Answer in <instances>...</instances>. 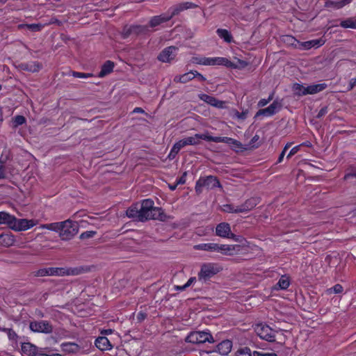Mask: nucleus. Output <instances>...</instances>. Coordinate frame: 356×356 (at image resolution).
I'll return each mask as SVG.
<instances>
[{
	"mask_svg": "<svg viewBox=\"0 0 356 356\" xmlns=\"http://www.w3.org/2000/svg\"><path fill=\"white\" fill-rule=\"evenodd\" d=\"M195 77H197L199 80L200 81H205L206 79L204 76H202L201 74L197 72V71H195Z\"/></svg>",
	"mask_w": 356,
	"mask_h": 356,
	"instance_id": "obj_54",
	"label": "nucleus"
},
{
	"mask_svg": "<svg viewBox=\"0 0 356 356\" xmlns=\"http://www.w3.org/2000/svg\"><path fill=\"white\" fill-rule=\"evenodd\" d=\"M293 93L298 96L307 95V86L300 83H294L292 86Z\"/></svg>",
	"mask_w": 356,
	"mask_h": 356,
	"instance_id": "obj_32",
	"label": "nucleus"
},
{
	"mask_svg": "<svg viewBox=\"0 0 356 356\" xmlns=\"http://www.w3.org/2000/svg\"><path fill=\"white\" fill-rule=\"evenodd\" d=\"M72 75L74 77L80 79H87L92 76V74L90 73H83L78 72H72Z\"/></svg>",
	"mask_w": 356,
	"mask_h": 356,
	"instance_id": "obj_42",
	"label": "nucleus"
},
{
	"mask_svg": "<svg viewBox=\"0 0 356 356\" xmlns=\"http://www.w3.org/2000/svg\"><path fill=\"white\" fill-rule=\"evenodd\" d=\"M114 67L113 62L108 60L102 67V70L99 74V77H104L106 75L110 74Z\"/></svg>",
	"mask_w": 356,
	"mask_h": 356,
	"instance_id": "obj_29",
	"label": "nucleus"
},
{
	"mask_svg": "<svg viewBox=\"0 0 356 356\" xmlns=\"http://www.w3.org/2000/svg\"><path fill=\"white\" fill-rule=\"evenodd\" d=\"M197 137V143L200 144V140H204L207 141H211L214 143H218V136H211L208 133L199 134H195Z\"/></svg>",
	"mask_w": 356,
	"mask_h": 356,
	"instance_id": "obj_33",
	"label": "nucleus"
},
{
	"mask_svg": "<svg viewBox=\"0 0 356 356\" xmlns=\"http://www.w3.org/2000/svg\"><path fill=\"white\" fill-rule=\"evenodd\" d=\"M26 122V118L22 115H16L13 118V124L14 127H17Z\"/></svg>",
	"mask_w": 356,
	"mask_h": 356,
	"instance_id": "obj_40",
	"label": "nucleus"
},
{
	"mask_svg": "<svg viewBox=\"0 0 356 356\" xmlns=\"http://www.w3.org/2000/svg\"><path fill=\"white\" fill-rule=\"evenodd\" d=\"M350 85V88L352 89L356 85V79H351Z\"/></svg>",
	"mask_w": 356,
	"mask_h": 356,
	"instance_id": "obj_61",
	"label": "nucleus"
},
{
	"mask_svg": "<svg viewBox=\"0 0 356 356\" xmlns=\"http://www.w3.org/2000/svg\"><path fill=\"white\" fill-rule=\"evenodd\" d=\"M330 4L332 5L334 8L336 9H339V8H343V6H339V0L337 1H330Z\"/></svg>",
	"mask_w": 356,
	"mask_h": 356,
	"instance_id": "obj_52",
	"label": "nucleus"
},
{
	"mask_svg": "<svg viewBox=\"0 0 356 356\" xmlns=\"http://www.w3.org/2000/svg\"><path fill=\"white\" fill-rule=\"evenodd\" d=\"M20 26H26L29 29H30L31 31H38L42 29V25L40 24H31L20 25Z\"/></svg>",
	"mask_w": 356,
	"mask_h": 356,
	"instance_id": "obj_43",
	"label": "nucleus"
},
{
	"mask_svg": "<svg viewBox=\"0 0 356 356\" xmlns=\"http://www.w3.org/2000/svg\"><path fill=\"white\" fill-rule=\"evenodd\" d=\"M178 184H177V183L175 184V185H170L169 187H170V189L171 191H174L176 189L177 186Z\"/></svg>",
	"mask_w": 356,
	"mask_h": 356,
	"instance_id": "obj_63",
	"label": "nucleus"
},
{
	"mask_svg": "<svg viewBox=\"0 0 356 356\" xmlns=\"http://www.w3.org/2000/svg\"><path fill=\"white\" fill-rule=\"evenodd\" d=\"M140 207L148 209H161L159 207H154V202L150 199L144 200L140 204Z\"/></svg>",
	"mask_w": 356,
	"mask_h": 356,
	"instance_id": "obj_39",
	"label": "nucleus"
},
{
	"mask_svg": "<svg viewBox=\"0 0 356 356\" xmlns=\"http://www.w3.org/2000/svg\"><path fill=\"white\" fill-rule=\"evenodd\" d=\"M240 251H241V245L226 244L225 255L232 256V255L238 254Z\"/></svg>",
	"mask_w": 356,
	"mask_h": 356,
	"instance_id": "obj_36",
	"label": "nucleus"
},
{
	"mask_svg": "<svg viewBox=\"0 0 356 356\" xmlns=\"http://www.w3.org/2000/svg\"><path fill=\"white\" fill-rule=\"evenodd\" d=\"M186 341L191 343H204L205 342L213 343L214 341L209 332L194 331L188 334Z\"/></svg>",
	"mask_w": 356,
	"mask_h": 356,
	"instance_id": "obj_6",
	"label": "nucleus"
},
{
	"mask_svg": "<svg viewBox=\"0 0 356 356\" xmlns=\"http://www.w3.org/2000/svg\"><path fill=\"white\" fill-rule=\"evenodd\" d=\"M38 350L37 347L31 343H23L21 346L22 356H35Z\"/></svg>",
	"mask_w": 356,
	"mask_h": 356,
	"instance_id": "obj_19",
	"label": "nucleus"
},
{
	"mask_svg": "<svg viewBox=\"0 0 356 356\" xmlns=\"http://www.w3.org/2000/svg\"><path fill=\"white\" fill-rule=\"evenodd\" d=\"M199 97L201 100L207 103L208 104L214 106L218 108H225V102L223 101H220L217 99L213 96H210L207 94H200Z\"/></svg>",
	"mask_w": 356,
	"mask_h": 356,
	"instance_id": "obj_17",
	"label": "nucleus"
},
{
	"mask_svg": "<svg viewBox=\"0 0 356 356\" xmlns=\"http://www.w3.org/2000/svg\"><path fill=\"white\" fill-rule=\"evenodd\" d=\"M126 214L129 218H134L139 220L140 209L139 205L136 204L130 207L126 211Z\"/></svg>",
	"mask_w": 356,
	"mask_h": 356,
	"instance_id": "obj_27",
	"label": "nucleus"
},
{
	"mask_svg": "<svg viewBox=\"0 0 356 356\" xmlns=\"http://www.w3.org/2000/svg\"><path fill=\"white\" fill-rule=\"evenodd\" d=\"M195 78V71L186 72L182 75L175 76L174 81L177 83H186Z\"/></svg>",
	"mask_w": 356,
	"mask_h": 356,
	"instance_id": "obj_26",
	"label": "nucleus"
},
{
	"mask_svg": "<svg viewBox=\"0 0 356 356\" xmlns=\"http://www.w3.org/2000/svg\"><path fill=\"white\" fill-rule=\"evenodd\" d=\"M0 331L7 333L8 337L11 341H15L17 338V335L14 330L10 328H3L0 326Z\"/></svg>",
	"mask_w": 356,
	"mask_h": 356,
	"instance_id": "obj_38",
	"label": "nucleus"
},
{
	"mask_svg": "<svg viewBox=\"0 0 356 356\" xmlns=\"http://www.w3.org/2000/svg\"><path fill=\"white\" fill-rule=\"evenodd\" d=\"M303 145H305V143L293 147L289 152V154L287 155V158H290L291 156L296 154L300 150V147L302 146Z\"/></svg>",
	"mask_w": 356,
	"mask_h": 356,
	"instance_id": "obj_46",
	"label": "nucleus"
},
{
	"mask_svg": "<svg viewBox=\"0 0 356 356\" xmlns=\"http://www.w3.org/2000/svg\"><path fill=\"white\" fill-rule=\"evenodd\" d=\"M327 85L325 83H318L307 86V95L316 94L325 89Z\"/></svg>",
	"mask_w": 356,
	"mask_h": 356,
	"instance_id": "obj_25",
	"label": "nucleus"
},
{
	"mask_svg": "<svg viewBox=\"0 0 356 356\" xmlns=\"http://www.w3.org/2000/svg\"><path fill=\"white\" fill-rule=\"evenodd\" d=\"M38 224V220L15 218L12 229L15 232L26 231Z\"/></svg>",
	"mask_w": 356,
	"mask_h": 356,
	"instance_id": "obj_9",
	"label": "nucleus"
},
{
	"mask_svg": "<svg viewBox=\"0 0 356 356\" xmlns=\"http://www.w3.org/2000/svg\"><path fill=\"white\" fill-rule=\"evenodd\" d=\"M185 175H186V173H184V175L177 181V184L179 185V184H183L185 183V181H186Z\"/></svg>",
	"mask_w": 356,
	"mask_h": 356,
	"instance_id": "obj_55",
	"label": "nucleus"
},
{
	"mask_svg": "<svg viewBox=\"0 0 356 356\" xmlns=\"http://www.w3.org/2000/svg\"><path fill=\"white\" fill-rule=\"evenodd\" d=\"M163 218V212L161 209H148L144 207H140L139 220L145 221L150 219Z\"/></svg>",
	"mask_w": 356,
	"mask_h": 356,
	"instance_id": "obj_10",
	"label": "nucleus"
},
{
	"mask_svg": "<svg viewBox=\"0 0 356 356\" xmlns=\"http://www.w3.org/2000/svg\"><path fill=\"white\" fill-rule=\"evenodd\" d=\"M216 234L218 236L222 237V238H233L234 241L242 242V240L239 239V237L236 236V235L233 234L231 232V228L228 223L226 222H221L218 224L216 228Z\"/></svg>",
	"mask_w": 356,
	"mask_h": 356,
	"instance_id": "obj_11",
	"label": "nucleus"
},
{
	"mask_svg": "<svg viewBox=\"0 0 356 356\" xmlns=\"http://www.w3.org/2000/svg\"><path fill=\"white\" fill-rule=\"evenodd\" d=\"M272 99V95H270L268 99H261L259 101L257 105L259 107H263L266 106Z\"/></svg>",
	"mask_w": 356,
	"mask_h": 356,
	"instance_id": "obj_49",
	"label": "nucleus"
},
{
	"mask_svg": "<svg viewBox=\"0 0 356 356\" xmlns=\"http://www.w3.org/2000/svg\"><path fill=\"white\" fill-rule=\"evenodd\" d=\"M68 274L67 270L63 268H41L35 272V276L44 277L51 275H64Z\"/></svg>",
	"mask_w": 356,
	"mask_h": 356,
	"instance_id": "obj_14",
	"label": "nucleus"
},
{
	"mask_svg": "<svg viewBox=\"0 0 356 356\" xmlns=\"http://www.w3.org/2000/svg\"><path fill=\"white\" fill-rule=\"evenodd\" d=\"M254 330L257 334L262 339L268 341H274L275 340V331L266 324H256Z\"/></svg>",
	"mask_w": 356,
	"mask_h": 356,
	"instance_id": "obj_8",
	"label": "nucleus"
},
{
	"mask_svg": "<svg viewBox=\"0 0 356 356\" xmlns=\"http://www.w3.org/2000/svg\"><path fill=\"white\" fill-rule=\"evenodd\" d=\"M62 228L60 229L59 235L63 240L72 238L78 232V226L76 222L67 220L62 222Z\"/></svg>",
	"mask_w": 356,
	"mask_h": 356,
	"instance_id": "obj_7",
	"label": "nucleus"
},
{
	"mask_svg": "<svg viewBox=\"0 0 356 356\" xmlns=\"http://www.w3.org/2000/svg\"><path fill=\"white\" fill-rule=\"evenodd\" d=\"M41 65L35 61H31L28 63L22 64V69L31 72H35L40 70Z\"/></svg>",
	"mask_w": 356,
	"mask_h": 356,
	"instance_id": "obj_30",
	"label": "nucleus"
},
{
	"mask_svg": "<svg viewBox=\"0 0 356 356\" xmlns=\"http://www.w3.org/2000/svg\"><path fill=\"white\" fill-rule=\"evenodd\" d=\"M216 33L225 42L230 43L232 42V35L228 30L224 29H218Z\"/></svg>",
	"mask_w": 356,
	"mask_h": 356,
	"instance_id": "obj_28",
	"label": "nucleus"
},
{
	"mask_svg": "<svg viewBox=\"0 0 356 356\" xmlns=\"http://www.w3.org/2000/svg\"><path fill=\"white\" fill-rule=\"evenodd\" d=\"M216 187H221L219 181L216 177L208 176L207 177H200L195 184V191L200 194L202 192L203 188L207 189H213Z\"/></svg>",
	"mask_w": 356,
	"mask_h": 356,
	"instance_id": "obj_5",
	"label": "nucleus"
},
{
	"mask_svg": "<svg viewBox=\"0 0 356 356\" xmlns=\"http://www.w3.org/2000/svg\"><path fill=\"white\" fill-rule=\"evenodd\" d=\"M236 356H251L250 350L248 348L238 350Z\"/></svg>",
	"mask_w": 356,
	"mask_h": 356,
	"instance_id": "obj_45",
	"label": "nucleus"
},
{
	"mask_svg": "<svg viewBox=\"0 0 356 356\" xmlns=\"http://www.w3.org/2000/svg\"><path fill=\"white\" fill-rule=\"evenodd\" d=\"M352 0H339V6H345L346 5L350 3Z\"/></svg>",
	"mask_w": 356,
	"mask_h": 356,
	"instance_id": "obj_53",
	"label": "nucleus"
},
{
	"mask_svg": "<svg viewBox=\"0 0 356 356\" xmlns=\"http://www.w3.org/2000/svg\"><path fill=\"white\" fill-rule=\"evenodd\" d=\"M290 285V280H289V277L286 275H282L277 284V286H275V289H286Z\"/></svg>",
	"mask_w": 356,
	"mask_h": 356,
	"instance_id": "obj_34",
	"label": "nucleus"
},
{
	"mask_svg": "<svg viewBox=\"0 0 356 356\" xmlns=\"http://www.w3.org/2000/svg\"><path fill=\"white\" fill-rule=\"evenodd\" d=\"M197 145H198V143L197 140V137L195 134L193 136L184 138L175 143L173 147H172V152H175V154H177L179 151L185 146Z\"/></svg>",
	"mask_w": 356,
	"mask_h": 356,
	"instance_id": "obj_13",
	"label": "nucleus"
},
{
	"mask_svg": "<svg viewBox=\"0 0 356 356\" xmlns=\"http://www.w3.org/2000/svg\"><path fill=\"white\" fill-rule=\"evenodd\" d=\"M222 268L215 263L204 264L201 266L200 271L198 273V279L202 282H207L211 277L218 273Z\"/></svg>",
	"mask_w": 356,
	"mask_h": 356,
	"instance_id": "obj_3",
	"label": "nucleus"
},
{
	"mask_svg": "<svg viewBox=\"0 0 356 356\" xmlns=\"http://www.w3.org/2000/svg\"><path fill=\"white\" fill-rule=\"evenodd\" d=\"M95 346L101 350H108L112 348V345L106 337H99L95 340Z\"/></svg>",
	"mask_w": 356,
	"mask_h": 356,
	"instance_id": "obj_21",
	"label": "nucleus"
},
{
	"mask_svg": "<svg viewBox=\"0 0 356 356\" xmlns=\"http://www.w3.org/2000/svg\"><path fill=\"white\" fill-rule=\"evenodd\" d=\"M286 41L292 45H298V48L302 50L310 49L312 47L318 48L325 44L323 38L312 40L306 42H299L292 36H286Z\"/></svg>",
	"mask_w": 356,
	"mask_h": 356,
	"instance_id": "obj_4",
	"label": "nucleus"
},
{
	"mask_svg": "<svg viewBox=\"0 0 356 356\" xmlns=\"http://www.w3.org/2000/svg\"><path fill=\"white\" fill-rule=\"evenodd\" d=\"M216 243H201L195 245V249L201 250L204 251H210V252H216Z\"/></svg>",
	"mask_w": 356,
	"mask_h": 356,
	"instance_id": "obj_31",
	"label": "nucleus"
},
{
	"mask_svg": "<svg viewBox=\"0 0 356 356\" xmlns=\"http://www.w3.org/2000/svg\"><path fill=\"white\" fill-rule=\"evenodd\" d=\"M343 291V287L340 284H336L333 287L327 289L328 293H340Z\"/></svg>",
	"mask_w": 356,
	"mask_h": 356,
	"instance_id": "obj_44",
	"label": "nucleus"
},
{
	"mask_svg": "<svg viewBox=\"0 0 356 356\" xmlns=\"http://www.w3.org/2000/svg\"><path fill=\"white\" fill-rule=\"evenodd\" d=\"M15 216L4 211L0 212V225H6L12 229Z\"/></svg>",
	"mask_w": 356,
	"mask_h": 356,
	"instance_id": "obj_22",
	"label": "nucleus"
},
{
	"mask_svg": "<svg viewBox=\"0 0 356 356\" xmlns=\"http://www.w3.org/2000/svg\"><path fill=\"white\" fill-rule=\"evenodd\" d=\"M133 112L138 113H144V111L143 108H141L140 107H136L134 109Z\"/></svg>",
	"mask_w": 356,
	"mask_h": 356,
	"instance_id": "obj_59",
	"label": "nucleus"
},
{
	"mask_svg": "<svg viewBox=\"0 0 356 356\" xmlns=\"http://www.w3.org/2000/svg\"><path fill=\"white\" fill-rule=\"evenodd\" d=\"M177 50L174 46L166 47L158 56V59L163 63H169L175 58Z\"/></svg>",
	"mask_w": 356,
	"mask_h": 356,
	"instance_id": "obj_15",
	"label": "nucleus"
},
{
	"mask_svg": "<svg viewBox=\"0 0 356 356\" xmlns=\"http://www.w3.org/2000/svg\"><path fill=\"white\" fill-rule=\"evenodd\" d=\"M351 177H356V171L352 172V173H348L345 175V179H348Z\"/></svg>",
	"mask_w": 356,
	"mask_h": 356,
	"instance_id": "obj_57",
	"label": "nucleus"
},
{
	"mask_svg": "<svg viewBox=\"0 0 356 356\" xmlns=\"http://www.w3.org/2000/svg\"><path fill=\"white\" fill-rule=\"evenodd\" d=\"M291 144H292L291 143H286L284 147L283 151H284L286 152V151L291 146Z\"/></svg>",
	"mask_w": 356,
	"mask_h": 356,
	"instance_id": "obj_62",
	"label": "nucleus"
},
{
	"mask_svg": "<svg viewBox=\"0 0 356 356\" xmlns=\"http://www.w3.org/2000/svg\"><path fill=\"white\" fill-rule=\"evenodd\" d=\"M191 3H184L175 7L170 8L168 12L165 14L154 16L149 21V25L151 27H155L163 22H168L170 20L173 16L178 14L180 11L184 10L185 9L190 8L191 7Z\"/></svg>",
	"mask_w": 356,
	"mask_h": 356,
	"instance_id": "obj_2",
	"label": "nucleus"
},
{
	"mask_svg": "<svg viewBox=\"0 0 356 356\" xmlns=\"http://www.w3.org/2000/svg\"><path fill=\"white\" fill-rule=\"evenodd\" d=\"M326 113H327V108H323L320 110V111L318 114V117H321V116L325 115Z\"/></svg>",
	"mask_w": 356,
	"mask_h": 356,
	"instance_id": "obj_58",
	"label": "nucleus"
},
{
	"mask_svg": "<svg viewBox=\"0 0 356 356\" xmlns=\"http://www.w3.org/2000/svg\"><path fill=\"white\" fill-rule=\"evenodd\" d=\"M216 252H220V253L225 255L226 244H218V243H217L216 249Z\"/></svg>",
	"mask_w": 356,
	"mask_h": 356,
	"instance_id": "obj_47",
	"label": "nucleus"
},
{
	"mask_svg": "<svg viewBox=\"0 0 356 356\" xmlns=\"http://www.w3.org/2000/svg\"><path fill=\"white\" fill-rule=\"evenodd\" d=\"M3 177H4L3 165V163L0 161V179H2Z\"/></svg>",
	"mask_w": 356,
	"mask_h": 356,
	"instance_id": "obj_56",
	"label": "nucleus"
},
{
	"mask_svg": "<svg viewBox=\"0 0 356 356\" xmlns=\"http://www.w3.org/2000/svg\"><path fill=\"white\" fill-rule=\"evenodd\" d=\"M248 113V111H245L240 113L236 110H234L232 111V115H233V117H234L237 119L245 120L247 118Z\"/></svg>",
	"mask_w": 356,
	"mask_h": 356,
	"instance_id": "obj_41",
	"label": "nucleus"
},
{
	"mask_svg": "<svg viewBox=\"0 0 356 356\" xmlns=\"http://www.w3.org/2000/svg\"><path fill=\"white\" fill-rule=\"evenodd\" d=\"M218 143H225L232 147L234 150L242 148V144L236 139L229 137H219Z\"/></svg>",
	"mask_w": 356,
	"mask_h": 356,
	"instance_id": "obj_23",
	"label": "nucleus"
},
{
	"mask_svg": "<svg viewBox=\"0 0 356 356\" xmlns=\"http://www.w3.org/2000/svg\"><path fill=\"white\" fill-rule=\"evenodd\" d=\"M253 356H277L275 353H263L259 351H254Z\"/></svg>",
	"mask_w": 356,
	"mask_h": 356,
	"instance_id": "obj_48",
	"label": "nucleus"
},
{
	"mask_svg": "<svg viewBox=\"0 0 356 356\" xmlns=\"http://www.w3.org/2000/svg\"><path fill=\"white\" fill-rule=\"evenodd\" d=\"M193 63L202 65H223L233 69L244 67L248 65L245 61L239 59L237 60V63L235 64L224 57H195L193 58Z\"/></svg>",
	"mask_w": 356,
	"mask_h": 356,
	"instance_id": "obj_1",
	"label": "nucleus"
},
{
	"mask_svg": "<svg viewBox=\"0 0 356 356\" xmlns=\"http://www.w3.org/2000/svg\"><path fill=\"white\" fill-rule=\"evenodd\" d=\"M284 155H285V152L282 151V153L280 154L279 158H278V162L279 163L282 161Z\"/></svg>",
	"mask_w": 356,
	"mask_h": 356,
	"instance_id": "obj_60",
	"label": "nucleus"
},
{
	"mask_svg": "<svg viewBox=\"0 0 356 356\" xmlns=\"http://www.w3.org/2000/svg\"><path fill=\"white\" fill-rule=\"evenodd\" d=\"M35 356H51V355H47V354H44V353H39L38 351L37 352V355Z\"/></svg>",
	"mask_w": 356,
	"mask_h": 356,
	"instance_id": "obj_64",
	"label": "nucleus"
},
{
	"mask_svg": "<svg viewBox=\"0 0 356 356\" xmlns=\"http://www.w3.org/2000/svg\"><path fill=\"white\" fill-rule=\"evenodd\" d=\"M232 348V342L229 340H224L218 344L216 351L219 353L220 355H226L231 351Z\"/></svg>",
	"mask_w": 356,
	"mask_h": 356,
	"instance_id": "obj_20",
	"label": "nucleus"
},
{
	"mask_svg": "<svg viewBox=\"0 0 356 356\" xmlns=\"http://www.w3.org/2000/svg\"><path fill=\"white\" fill-rule=\"evenodd\" d=\"M15 241V236L12 234H0V244L5 247L12 246Z\"/></svg>",
	"mask_w": 356,
	"mask_h": 356,
	"instance_id": "obj_24",
	"label": "nucleus"
},
{
	"mask_svg": "<svg viewBox=\"0 0 356 356\" xmlns=\"http://www.w3.org/2000/svg\"><path fill=\"white\" fill-rule=\"evenodd\" d=\"M281 104L277 101H274L269 106L266 108L260 109L255 115V118L260 115L270 117L277 113L280 108Z\"/></svg>",
	"mask_w": 356,
	"mask_h": 356,
	"instance_id": "obj_16",
	"label": "nucleus"
},
{
	"mask_svg": "<svg viewBox=\"0 0 356 356\" xmlns=\"http://www.w3.org/2000/svg\"><path fill=\"white\" fill-rule=\"evenodd\" d=\"M340 25L343 28H350L356 29V19H354L353 18L346 19L341 21Z\"/></svg>",
	"mask_w": 356,
	"mask_h": 356,
	"instance_id": "obj_37",
	"label": "nucleus"
},
{
	"mask_svg": "<svg viewBox=\"0 0 356 356\" xmlns=\"http://www.w3.org/2000/svg\"><path fill=\"white\" fill-rule=\"evenodd\" d=\"M29 327L34 332H42L48 334L52 332L51 325L45 321L31 322Z\"/></svg>",
	"mask_w": 356,
	"mask_h": 356,
	"instance_id": "obj_12",
	"label": "nucleus"
},
{
	"mask_svg": "<svg viewBox=\"0 0 356 356\" xmlns=\"http://www.w3.org/2000/svg\"><path fill=\"white\" fill-rule=\"evenodd\" d=\"M259 202L257 197H252L248 200L244 204L237 207L233 211L235 213H243L247 212L252 209Z\"/></svg>",
	"mask_w": 356,
	"mask_h": 356,
	"instance_id": "obj_18",
	"label": "nucleus"
},
{
	"mask_svg": "<svg viewBox=\"0 0 356 356\" xmlns=\"http://www.w3.org/2000/svg\"><path fill=\"white\" fill-rule=\"evenodd\" d=\"M196 282V278L195 277H191L187 282L184 284L183 288H188V286H191L193 284H194Z\"/></svg>",
	"mask_w": 356,
	"mask_h": 356,
	"instance_id": "obj_50",
	"label": "nucleus"
},
{
	"mask_svg": "<svg viewBox=\"0 0 356 356\" xmlns=\"http://www.w3.org/2000/svg\"><path fill=\"white\" fill-rule=\"evenodd\" d=\"M259 139V136L258 135H255L253 136V138L251 139L250 140V145L252 147H257L258 145H255L254 143L256 142H257Z\"/></svg>",
	"mask_w": 356,
	"mask_h": 356,
	"instance_id": "obj_51",
	"label": "nucleus"
},
{
	"mask_svg": "<svg viewBox=\"0 0 356 356\" xmlns=\"http://www.w3.org/2000/svg\"><path fill=\"white\" fill-rule=\"evenodd\" d=\"M62 222H52L49 224H44L41 225L42 229H47L51 231H54L56 232H60V228H62Z\"/></svg>",
	"mask_w": 356,
	"mask_h": 356,
	"instance_id": "obj_35",
	"label": "nucleus"
}]
</instances>
